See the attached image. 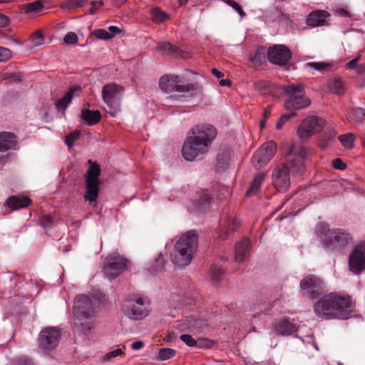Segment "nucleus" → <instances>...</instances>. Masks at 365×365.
Returning a JSON list of instances; mask_svg holds the SVG:
<instances>
[{"instance_id":"nucleus-1","label":"nucleus","mask_w":365,"mask_h":365,"mask_svg":"<svg viewBox=\"0 0 365 365\" xmlns=\"http://www.w3.org/2000/svg\"><path fill=\"white\" fill-rule=\"evenodd\" d=\"M354 304L349 295L336 292L325 294L314 304L316 315L322 319H347L354 312Z\"/></svg>"},{"instance_id":"nucleus-2","label":"nucleus","mask_w":365,"mask_h":365,"mask_svg":"<svg viewBox=\"0 0 365 365\" xmlns=\"http://www.w3.org/2000/svg\"><path fill=\"white\" fill-rule=\"evenodd\" d=\"M217 135V129L210 124H198L189 131L182 149L184 158L192 161L207 153Z\"/></svg>"},{"instance_id":"nucleus-3","label":"nucleus","mask_w":365,"mask_h":365,"mask_svg":"<svg viewBox=\"0 0 365 365\" xmlns=\"http://www.w3.org/2000/svg\"><path fill=\"white\" fill-rule=\"evenodd\" d=\"M198 237L195 231H188L177 241L171 255L173 262L179 267L189 264L197 251Z\"/></svg>"},{"instance_id":"nucleus-4","label":"nucleus","mask_w":365,"mask_h":365,"mask_svg":"<svg viewBox=\"0 0 365 365\" xmlns=\"http://www.w3.org/2000/svg\"><path fill=\"white\" fill-rule=\"evenodd\" d=\"M151 302L148 297L134 294L128 297L123 302L122 310L128 319L134 321L143 320L150 313Z\"/></svg>"},{"instance_id":"nucleus-5","label":"nucleus","mask_w":365,"mask_h":365,"mask_svg":"<svg viewBox=\"0 0 365 365\" xmlns=\"http://www.w3.org/2000/svg\"><path fill=\"white\" fill-rule=\"evenodd\" d=\"M160 88L165 93L179 92L183 93L182 97L185 99L191 98H200L202 91L197 85L181 84L178 76H163L159 81Z\"/></svg>"},{"instance_id":"nucleus-6","label":"nucleus","mask_w":365,"mask_h":365,"mask_svg":"<svg viewBox=\"0 0 365 365\" xmlns=\"http://www.w3.org/2000/svg\"><path fill=\"white\" fill-rule=\"evenodd\" d=\"M90 167L87 171L86 177V192L84 195L85 200L89 201L90 203L96 201L99 193V175L101 174V168L99 165L88 161Z\"/></svg>"},{"instance_id":"nucleus-7","label":"nucleus","mask_w":365,"mask_h":365,"mask_svg":"<svg viewBox=\"0 0 365 365\" xmlns=\"http://www.w3.org/2000/svg\"><path fill=\"white\" fill-rule=\"evenodd\" d=\"M322 240L327 247L339 248L352 242V236L343 229H328L321 234Z\"/></svg>"},{"instance_id":"nucleus-8","label":"nucleus","mask_w":365,"mask_h":365,"mask_svg":"<svg viewBox=\"0 0 365 365\" xmlns=\"http://www.w3.org/2000/svg\"><path fill=\"white\" fill-rule=\"evenodd\" d=\"M127 263V259L122 257L118 253H112L106 258L103 272L109 279H113L125 269Z\"/></svg>"},{"instance_id":"nucleus-9","label":"nucleus","mask_w":365,"mask_h":365,"mask_svg":"<svg viewBox=\"0 0 365 365\" xmlns=\"http://www.w3.org/2000/svg\"><path fill=\"white\" fill-rule=\"evenodd\" d=\"M324 126V120L317 116L311 115L304 118L297 129L298 136L304 140L320 132Z\"/></svg>"},{"instance_id":"nucleus-10","label":"nucleus","mask_w":365,"mask_h":365,"mask_svg":"<svg viewBox=\"0 0 365 365\" xmlns=\"http://www.w3.org/2000/svg\"><path fill=\"white\" fill-rule=\"evenodd\" d=\"M277 150L276 144L273 141L264 143L254 154L252 163L256 169H261L274 156Z\"/></svg>"},{"instance_id":"nucleus-11","label":"nucleus","mask_w":365,"mask_h":365,"mask_svg":"<svg viewBox=\"0 0 365 365\" xmlns=\"http://www.w3.org/2000/svg\"><path fill=\"white\" fill-rule=\"evenodd\" d=\"M349 268L354 274H359L365 269V242L357 244L349 258Z\"/></svg>"},{"instance_id":"nucleus-12","label":"nucleus","mask_w":365,"mask_h":365,"mask_svg":"<svg viewBox=\"0 0 365 365\" xmlns=\"http://www.w3.org/2000/svg\"><path fill=\"white\" fill-rule=\"evenodd\" d=\"M272 180L277 190L286 191L290 185L289 167L286 164L277 165L272 171Z\"/></svg>"},{"instance_id":"nucleus-13","label":"nucleus","mask_w":365,"mask_h":365,"mask_svg":"<svg viewBox=\"0 0 365 365\" xmlns=\"http://www.w3.org/2000/svg\"><path fill=\"white\" fill-rule=\"evenodd\" d=\"M95 317L92 299L84 294L78 295L74 300L73 317Z\"/></svg>"},{"instance_id":"nucleus-14","label":"nucleus","mask_w":365,"mask_h":365,"mask_svg":"<svg viewBox=\"0 0 365 365\" xmlns=\"http://www.w3.org/2000/svg\"><path fill=\"white\" fill-rule=\"evenodd\" d=\"M60 331L56 327H47L39 334V347L43 350H51L56 348L59 342Z\"/></svg>"},{"instance_id":"nucleus-15","label":"nucleus","mask_w":365,"mask_h":365,"mask_svg":"<svg viewBox=\"0 0 365 365\" xmlns=\"http://www.w3.org/2000/svg\"><path fill=\"white\" fill-rule=\"evenodd\" d=\"M269 61L274 64L284 65L292 57L289 49L284 45H274L267 53Z\"/></svg>"},{"instance_id":"nucleus-16","label":"nucleus","mask_w":365,"mask_h":365,"mask_svg":"<svg viewBox=\"0 0 365 365\" xmlns=\"http://www.w3.org/2000/svg\"><path fill=\"white\" fill-rule=\"evenodd\" d=\"M302 289L307 290L312 298H315L323 293L324 282L315 276H307L300 283Z\"/></svg>"},{"instance_id":"nucleus-17","label":"nucleus","mask_w":365,"mask_h":365,"mask_svg":"<svg viewBox=\"0 0 365 365\" xmlns=\"http://www.w3.org/2000/svg\"><path fill=\"white\" fill-rule=\"evenodd\" d=\"M123 88L115 83H108L102 89V97L104 103L110 108L115 106L117 101L123 93Z\"/></svg>"},{"instance_id":"nucleus-18","label":"nucleus","mask_w":365,"mask_h":365,"mask_svg":"<svg viewBox=\"0 0 365 365\" xmlns=\"http://www.w3.org/2000/svg\"><path fill=\"white\" fill-rule=\"evenodd\" d=\"M81 93V88L80 86L75 85L71 86L64 96L56 101V106L57 110L61 113H64L72 99L74 97L79 96Z\"/></svg>"},{"instance_id":"nucleus-19","label":"nucleus","mask_w":365,"mask_h":365,"mask_svg":"<svg viewBox=\"0 0 365 365\" xmlns=\"http://www.w3.org/2000/svg\"><path fill=\"white\" fill-rule=\"evenodd\" d=\"M274 334L280 336L292 335L297 331L296 325L291 321L285 319H279L272 327Z\"/></svg>"},{"instance_id":"nucleus-20","label":"nucleus","mask_w":365,"mask_h":365,"mask_svg":"<svg viewBox=\"0 0 365 365\" xmlns=\"http://www.w3.org/2000/svg\"><path fill=\"white\" fill-rule=\"evenodd\" d=\"M73 328L75 331L87 334L95 326V317H73Z\"/></svg>"},{"instance_id":"nucleus-21","label":"nucleus","mask_w":365,"mask_h":365,"mask_svg":"<svg viewBox=\"0 0 365 365\" xmlns=\"http://www.w3.org/2000/svg\"><path fill=\"white\" fill-rule=\"evenodd\" d=\"M239 222L233 217H227L221 224L219 235L222 239H226L238 227Z\"/></svg>"},{"instance_id":"nucleus-22","label":"nucleus","mask_w":365,"mask_h":365,"mask_svg":"<svg viewBox=\"0 0 365 365\" xmlns=\"http://www.w3.org/2000/svg\"><path fill=\"white\" fill-rule=\"evenodd\" d=\"M329 16L325 11L318 10L310 13L307 19V24L312 27L323 26Z\"/></svg>"},{"instance_id":"nucleus-23","label":"nucleus","mask_w":365,"mask_h":365,"mask_svg":"<svg viewBox=\"0 0 365 365\" xmlns=\"http://www.w3.org/2000/svg\"><path fill=\"white\" fill-rule=\"evenodd\" d=\"M251 246L248 239H243L237 243L235 247V261L237 263H242L247 257Z\"/></svg>"},{"instance_id":"nucleus-24","label":"nucleus","mask_w":365,"mask_h":365,"mask_svg":"<svg viewBox=\"0 0 365 365\" xmlns=\"http://www.w3.org/2000/svg\"><path fill=\"white\" fill-rule=\"evenodd\" d=\"M16 137L14 134L9 132L0 133V152L4 153L14 148Z\"/></svg>"},{"instance_id":"nucleus-25","label":"nucleus","mask_w":365,"mask_h":365,"mask_svg":"<svg viewBox=\"0 0 365 365\" xmlns=\"http://www.w3.org/2000/svg\"><path fill=\"white\" fill-rule=\"evenodd\" d=\"M311 104V101L307 96L299 98L298 99L293 101H286L284 102V108L287 110L294 112V110L304 109L308 107Z\"/></svg>"},{"instance_id":"nucleus-26","label":"nucleus","mask_w":365,"mask_h":365,"mask_svg":"<svg viewBox=\"0 0 365 365\" xmlns=\"http://www.w3.org/2000/svg\"><path fill=\"white\" fill-rule=\"evenodd\" d=\"M6 203L14 210L28 207L31 200L25 196H11L8 198Z\"/></svg>"},{"instance_id":"nucleus-27","label":"nucleus","mask_w":365,"mask_h":365,"mask_svg":"<svg viewBox=\"0 0 365 365\" xmlns=\"http://www.w3.org/2000/svg\"><path fill=\"white\" fill-rule=\"evenodd\" d=\"M284 92L287 96L286 101H293L306 96L304 88L300 85H289L284 88Z\"/></svg>"},{"instance_id":"nucleus-28","label":"nucleus","mask_w":365,"mask_h":365,"mask_svg":"<svg viewBox=\"0 0 365 365\" xmlns=\"http://www.w3.org/2000/svg\"><path fill=\"white\" fill-rule=\"evenodd\" d=\"M81 117L88 125H94L100 121L101 115L98 110L83 109L81 112Z\"/></svg>"},{"instance_id":"nucleus-29","label":"nucleus","mask_w":365,"mask_h":365,"mask_svg":"<svg viewBox=\"0 0 365 365\" xmlns=\"http://www.w3.org/2000/svg\"><path fill=\"white\" fill-rule=\"evenodd\" d=\"M306 153L304 150H301L298 155H294L290 160L292 168L297 173L302 174L304 170V160Z\"/></svg>"},{"instance_id":"nucleus-30","label":"nucleus","mask_w":365,"mask_h":365,"mask_svg":"<svg viewBox=\"0 0 365 365\" xmlns=\"http://www.w3.org/2000/svg\"><path fill=\"white\" fill-rule=\"evenodd\" d=\"M180 339L190 347L204 348L207 347V341L203 339H195L190 334H182Z\"/></svg>"},{"instance_id":"nucleus-31","label":"nucleus","mask_w":365,"mask_h":365,"mask_svg":"<svg viewBox=\"0 0 365 365\" xmlns=\"http://www.w3.org/2000/svg\"><path fill=\"white\" fill-rule=\"evenodd\" d=\"M329 90L335 94L341 95L344 93V82L340 77H336L329 80L327 83Z\"/></svg>"},{"instance_id":"nucleus-32","label":"nucleus","mask_w":365,"mask_h":365,"mask_svg":"<svg viewBox=\"0 0 365 365\" xmlns=\"http://www.w3.org/2000/svg\"><path fill=\"white\" fill-rule=\"evenodd\" d=\"M264 173L260 172L256 174L250 185V189L246 192V195H250L257 193L264 179Z\"/></svg>"},{"instance_id":"nucleus-33","label":"nucleus","mask_w":365,"mask_h":365,"mask_svg":"<svg viewBox=\"0 0 365 365\" xmlns=\"http://www.w3.org/2000/svg\"><path fill=\"white\" fill-rule=\"evenodd\" d=\"M274 15L281 17L280 22L286 26L287 30H292L293 27V22L288 16L284 14L280 9L274 7L273 11Z\"/></svg>"},{"instance_id":"nucleus-34","label":"nucleus","mask_w":365,"mask_h":365,"mask_svg":"<svg viewBox=\"0 0 365 365\" xmlns=\"http://www.w3.org/2000/svg\"><path fill=\"white\" fill-rule=\"evenodd\" d=\"M151 15L153 21L157 24L162 23L169 18L168 14L158 7L152 9Z\"/></svg>"},{"instance_id":"nucleus-35","label":"nucleus","mask_w":365,"mask_h":365,"mask_svg":"<svg viewBox=\"0 0 365 365\" xmlns=\"http://www.w3.org/2000/svg\"><path fill=\"white\" fill-rule=\"evenodd\" d=\"M365 117V109L362 108H356L352 109L348 115L349 121H361Z\"/></svg>"},{"instance_id":"nucleus-36","label":"nucleus","mask_w":365,"mask_h":365,"mask_svg":"<svg viewBox=\"0 0 365 365\" xmlns=\"http://www.w3.org/2000/svg\"><path fill=\"white\" fill-rule=\"evenodd\" d=\"M339 140L344 148L347 149H351L354 146L355 136L353 133H349L344 135H339Z\"/></svg>"},{"instance_id":"nucleus-37","label":"nucleus","mask_w":365,"mask_h":365,"mask_svg":"<svg viewBox=\"0 0 365 365\" xmlns=\"http://www.w3.org/2000/svg\"><path fill=\"white\" fill-rule=\"evenodd\" d=\"M165 267V259L163 255H160L155 260L154 263L150 267V272L153 274L161 272Z\"/></svg>"},{"instance_id":"nucleus-38","label":"nucleus","mask_w":365,"mask_h":365,"mask_svg":"<svg viewBox=\"0 0 365 365\" xmlns=\"http://www.w3.org/2000/svg\"><path fill=\"white\" fill-rule=\"evenodd\" d=\"M90 0H68L63 5V8L66 9H73L77 7L89 6Z\"/></svg>"},{"instance_id":"nucleus-39","label":"nucleus","mask_w":365,"mask_h":365,"mask_svg":"<svg viewBox=\"0 0 365 365\" xmlns=\"http://www.w3.org/2000/svg\"><path fill=\"white\" fill-rule=\"evenodd\" d=\"M176 354L175 349L170 348H162L158 351V359L160 361H165L173 358Z\"/></svg>"},{"instance_id":"nucleus-40","label":"nucleus","mask_w":365,"mask_h":365,"mask_svg":"<svg viewBox=\"0 0 365 365\" xmlns=\"http://www.w3.org/2000/svg\"><path fill=\"white\" fill-rule=\"evenodd\" d=\"M43 7L41 1L37 0L24 5V11L26 14L39 11Z\"/></svg>"},{"instance_id":"nucleus-41","label":"nucleus","mask_w":365,"mask_h":365,"mask_svg":"<svg viewBox=\"0 0 365 365\" xmlns=\"http://www.w3.org/2000/svg\"><path fill=\"white\" fill-rule=\"evenodd\" d=\"M360 60V56L350 61L346 64L347 69H355L359 74L363 73L365 71V66L363 65H358V62Z\"/></svg>"},{"instance_id":"nucleus-42","label":"nucleus","mask_w":365,"mask_h":365,"mask_svg":"<svg viewBox=\"0 0 365 365\" xmlns=\"http://www.w3.org/2000/svg\"><path fill=\"white\" fill-rule=\"evenodd\" d=\"M158 49L162 51L163 55L175 53L177 48L173 46L170 42H161L158 46Z\"/></svg>"},{"instance_id":"nucleus-43","label":"nucleus","mask_w":365,"mask_h":365,"mask_svg":"<svg viewBox=\"0 0 365 365\" xmlns=\"http://www.w3.org/2000/svg\"><path fill=\"white\" fill-rule=\"evenodd\" d=\"M223 274H224V271L221 268H219L215 265L211 267L210 277L212 281H214V282L219 281L220 279H221L222 278Z\"/></svg>"},{"instance_id":"nucleus-44","label":"nucleus","mask_w":365,"mask_h":365,"mask_svg":"<svg viewBox=\"0 0 365 365\" xmlns=\"http://www.w3.org/2000/svg\"><path fill=\"white\" fill-rule=\"evenodd\" d=\"M124 354V351L123 349L118 348L115 350H113L111 351L108 352L101 359L102 362H106L113 358L117 357L118 356L123 355Z\"/></svg>"},{"instance_id":"nucleus-45","label":"nucleus","mask_w":365,"mask_h":365,"mask_svg":"<svg viewBox=\"0 0 365 365\" xmlns=\"http://www.w3.org/2000/svg\"><path fill=\"white\" fill-rule=\"evenodd\" d=\"M30 46L35 47L43 43V37L40 32H36L29 39Z\"/></svg>"},{"instance_id":"nucleus-46","label":"nucleus","mask_w":365,"mask_h":365,"mask_svg":"<svg viewBox=\"0 0 365 365\" xmlns=\"http://www.w3.org/2000/svg\"><path fill=\"white\" fill-rule=\"evenodd\" d=\"M329 66V64L324 62H310L306 64L307 68H311L319 71H324L327 70Z\"/></svg>"},{"instance_id":"nucleus-47","label":"nucleus","mask_w":365,"mask_h":365,"mask_svg":"<svg viewBox=\"0 0 365 365\" xmlns=\"http://www.w3.org/2000/svg\"><path fill=\"white\" fill-rule=\"evenodd\" d=\"M80 132L78 130H75L72 133H70L66 138L65 143L69 147H72L76 140H78L80 137Z\"/></svg>"},{"instance_id":"nucleus-48","label":"nucleus","mask_w":365,"mask_h":365,"mask_svg":"<svg viewBox=\"0 0 365 365\" xmlns=\"http://www.w3.org/2000/svg\"><path fill=\"white\" fill-rule=\"evenodd\" d=\"M210 200V195L208 190H203L200 192L197 199L199 205L206 206Z\"/></svg>"},{"instance_id":"nucleus-49","label":"nucleus","mask_w":365,"mask_h":365,"mask_svg":"<svg viewBox=\"0 0 365 365\" xmlns=\"http://www.w3.org/2000/svg\"><path fill=\"white\" fill-rule=\"evenodd\" d=\"M12 56L10 49L6 47L0 46V62H6L9 61Z\"/></svg>"},{"instance_id":"nucleus-50","label":"nucleus","mask_w":365,"mask_h":365,"mask_svg":"<svg viewBox=\"0 0 365 365\" xmlns=\"http://www.w3.org/2000/svg\"><path fill=\"white\" fill-rule=\"evenodd\" d=\"M225 3L227 5L233 8L240 16V19H242L245 15V12L242 7L235 1L233 0H223Z\"/></svg>"},{"instance_id":"nucleus-51","label":"nucleus","mask_w":365,"mask_h":365,"mask_svg":"<svg viewBox=\"0 0 365 365\" xmlns=\"http://www.w3.org/2000/svg\"><path fill=\"white\" fill-rule=\"evenodd\" d=\"M95 36L98 39L102 40H110L112 38V35H110V33L104 29H97L94 31Z\"/></svg>"},{"instance_id":"nucleus-52","label":"nucleus","mask_w":365,"mask_h":365,"mask_svg":"<svg viewBox=\"0 0 365 365\" xmlns=\"http://www.w3.org/2000/svg\"><path fill=\"white\" fill-rule=\"evenodd\" d=\"M63 41L66 44H75L78 41V36L74 32H68L65 35Z\"/></svg>"},{"instance_id":"nucleus-53","label":"nucleus","mask_w":365,"mask_h":365,"mask_svg":"<svg viewBox=\"0 0 365 365\" xmlns=\"http://www.w3.org/2000/svg\"><path fill=\"white\" fill-rule=\"evenodd\" d=\"M265 59L264 51L263 48H259L256 51L252 60L255 61L257 63H260Z\"/></svg>"},{"instance_id":"nucleus-54","label":"nucleus","mask_w":365,"mask_h":365,"mask_svg":"<svg viewBox=\"0 0 365 365\" xmlns=\"http://www.w3.org/2000/svg\"><path fill=\"white\" fill-rule=\"evenodd\" d=\"M103 2L102 0L98 1H89V6H91L89 9V14H93L96 12V9L99 8L103 6Z\"/></svg>"},{"instance_id":"nucleus-55","label":"nucleus","mask_w":365,"mask_h":365,"mask_svg":"<svg viewBox=\"0 0 365 365\" xmlns=\"http://www.w3.org/2000/svg\"><path fill=\"white\" fill-rule=\"evenodd\" d=\"M333 166L334 168L340 170H344L346 167V164L339 158H336L333 161Z\"/></svg>"},{"instance_id":"nucleus-56","label":"nucleus","mask_w":365,"mask_h":365,"mask_svg":"<svg viewBox=\"0 0 365 365\" xmlns=\"http://www.w3.org/2000/svg\"><path fill=\"white\" fill-rule=\"evenodd\" d=\"M108 31L110 33V35H112V38L118 34L122 32V30L116 26H110L108 28Z\"/></svg>"},{"instance_id":"nucleus-57","label":"nucleus","mask_w":365,"mask_h":365,"mask_svg":"<svg viewBox=\"0 0 365 365\" xmlns=\"http://www.w3.org/2000/svg\"><path fill=\"white\" fill-rule=\"evenodd\" d=\"M10 23V20L8 16L3 14H0V27H5Z\"/></svg>"},{"instance_id":"nucleus-58","label":"nucleus","mask_w":365,"mask_h":365,"mask_svg":"<svg viewBox=\"0 0 365 365\" xmlns=\"http://www.w3.org/2000/svg\"><path fill=\"white\" fill-rule=\"evenodd\" d=\"M297 113L295 112H292L289 114H284L281 116L279 120L282 121L284 124L287 122L291 118L295 116Z\"/></svg>"},{"instance_id":"nucleus-59","label":"nucleus","mask_w":365,"mask_h":365,"mask_svg":"<svg viewBox=\"0 0 365 365\" xmlns=\"http://www.w3.org/2000/svg\"><path fill=\"white\" fill-rule=\"evenodd\" d=\"M144 346V343L142 341H136L132 343L131 347L133 350H140Z\"/></svg>"},{"instance_id":"nucleus-60","label":"nucleus","mask_w":365,"mask_h":365,"mask_svg":"<svg viewBox=\"0 0 365 365\" xmlns=\"http://www.w3.org/2000/svg\"><path fill=\"white\" fill-rule=\"evenodd\" d=\"M212 73L214 76H215L217 78H222V77H223V76H224V74H223L222 72L219 71H218L217 69H216V68H212Z\"/></svg>"},{"instance_id":"nucleus-61","label":"nucleus","mask_w":365,"mask_h":365,"mask_svg":"<svg viewBox=\"0 0 365 365\" xmlns=\"http://www.w3.org/2000/svg\"><path fill=\"white\" fill-rule=\"evenodd\" d=\"M220 85L221 86H230L231 85V81L229 79H222L220 81Z\"/></svg>"},{"instance_id":"nucleus-62","label":"nucleus","mask_w":365,"mask_h":365,"mask_svg":"<svg viewBox=\"0 0 365 365\" xmlns=\"http://www.w3.org/2000/svg\"><path fill=\"white\" fill-rule=\"evenodd\" d=\"M283 125H284V123L279 120L276 124L277 129H278V130L281 129L282 128Z\"/></svg>"},{"instance_id":"nucleus-63","label":"nucleus","mask_w":365,"mask_h":365,"mask_svg":"<svg viewBox=\"0 0 365 365\" xmlns=\"http://www.w3.org/2000/svg\"><path fill=\"white\" fill-rule=\"evenodd\" d=\"M339 14L343 16H346L348 15V11L344 10V9H341L339 11Z\"/></svg>"},{"instance_id":"nucleus-64","label":"nucleus","mask_w":365,"mask_h":365,"mask_svg":"<svg viewBox=\"0 0 365 365\" xmlns=\"http://www.w3.org/2000/svg\"><path fill=\"white\" fill-rule=\"evenodd\" d=\"M269 114H270L269 110H267V109H266V110H264V113H263V116H264V118H267V117H269Z\"/></svg>"}]
</instances>
